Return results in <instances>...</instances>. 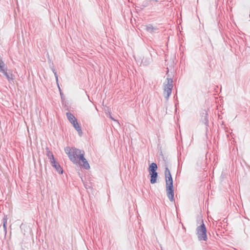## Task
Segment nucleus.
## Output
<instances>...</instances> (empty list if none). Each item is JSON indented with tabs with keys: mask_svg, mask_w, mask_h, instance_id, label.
I'll return each mask as SVG.
<instances>
[{
	"mask_svg": "<svg viewBox=\"0 0 250 250\" xmlns=\"http://www.w3.org/2000/svg\"><path fill=\"white\" fill-rule=\"evenodd\" d=\"M65 153L68 155L70 160L74 164H78V160L81 158L82 154H84L83 151L75 147L67 146L64 148Z\"/></svg>",
	"mask_w": 250,
	"mask_h": 250,
	"instance_id": "f257e3e1",
	"label": "nucleus"
},
{
	"mask_svg": "<svg viewBox=\"0 0 250 250\" xmlns=\"http://www.w3.org/2000/svg\"><path fill=\"white\" fill-rule=\"evenodd\" d=\"M202 224L196 228V234L199 241H206L208 239L207 231L203 220H202Z\"/></svg>",
	"mask_w": 250,
	"mask_h": 250,
	"instance_id": "f03ea898",
	"label": "nucleus"
},
{
	"mask_svg": "<svg viewBox=\"0 0 250 250\" xmlns=\"http://www.w3.org/2000/svg\"><path fill=\"white\" fill-rule=\"evenodd\" d=\"M66 115L67 119L70 123L73 125L75 129L78 131L79 134L81 136L82 134V130L81 126L79 125L76 118L70 112H67Z\"/></svg>",
	"mask_w": 250,
	"mask_h": 250,
	"instance_id": "7ed1b4c3",
	"label": "nucleus"
},
{
	"mask_svg": "<svg viewBox=\"0 0 250 250\" xmlns=\"http://www.w3.org/2000/svg\"><path fill=\"white\" fill-rule=\"evenodd\" d=\"M167 83H164V95L165 98L167 100L170 95L173 88V80L171 78H167Z\"/></svg>",
	"mask_w": 250,
	"mask_h": 250,
	"instance_id": "20e7f679",
	"label": "nucleus"
},
{
	"mask_svg": "<svg viewBox=\"0 0 250 250\" xmlns=\"http://www.w3.org/2000/svg\"><path fill=\"white\" fill-rule=\"evenodd\" d=\"M4 63L2 61H1L0 64V72H2L4 75L6 77L9 83L13 82L14 76L12 74L8 73L4 69Z\"/></svg>",
	"mask_w": 250,
	"mask_h": 250,
	"instance_id": "39448f33",
	"label": "nucleus"
},
{
	"mask_svg": "<svg viewBox=\"0 0 250 250\" xmlns=\"http://www.w3.org/2000/svg\"><path fill=\"white\" fill-rule=\"evenodd\" d=\"M167 194L169 200L171 202L174 201V189L173 187L166 188Z\"/></svg>",
	"mask_w": 250,
	"mask_h": 250,
	"instance_id": "423d86ee",
	"label": "nucleus"
},
{
	"mask_svg": "<svg viewBox=\"0 0 250 250\" xmlns=\"http://www.w3.org/2000/svg\"><path fill=\"white\" fill-rule=\"evenodd\" d=\"M84 154H82L81 158L79 160L82 161L83 163V164H81V166L83 167L85 169H89L90 168V166L86 159L84 157Z\"/></svg>",
	"mask_w": 250,
	"mask_h": 250,
	"instance_id": "0eeeda50",
	"label": "nucleus"
},
{
	"mask_svg": "<svg viewBox=\"0 0 250 250\" xmlns=\"http://www.w3.org/2000/svg\"><path fill=\"white\" fill-rule=\"evenodd\" d=\"M145 27L146 31L149 33L157 32L158 30V28L157 27L153 26L151 24H147Z\"/></svg>",
	"mask_w": 250,
	"mask_h": 250,
	"instance_id": "6e6552de",
	"label": "nucleus"
},
{
	"mask_svg": "<svg viewBox=\"0 0 250 250\" xmlns=\"http://www.w3.org/2000/svg\"><path fill=\"white\" fill-rule=\"evenodd\" d=\"M50 163L51 164L52 167L55 168L58 173L61 174L62 173L63 170L62 167H61L60 164L55 161V160H54V162H50Z\"/></svg>",
	"mask_w": 250,
	"mask_h": 250,
	"instance_id": "1a4fd4ad",
	"label": "nucleus"
},
{
	"mask_svg": "<svg viewBox=\"0 0 250 250\" xmlns=\"http://www.w3.org/2000/svg\"><path fill=\"white\" fill-rule=\"evenodd\" d=\"M150 176V183L151 184H155L157 182V178L158 177V173L157 172H149Z\"/></svg>",
	"mask_w": 250,
	"mask_h": 250,
	"instance_id": "9d476101",
	"label": "nucleus"
},
{
	"mask_svg": "<svg viewBox=\"0 0 250 250\" xmlns=\"http://www.w3.org/2000/svg\"><path fill=\"white\" fill-rule=\"evenodd\" d=\"M166 188L167 187H173V180L172 176L171 177H166Z\"/></svg>",
	"mask_w": 250,
	"mask_h": 250,
	"instance_id": "9b49d317",
	"label": "nucleus"
},
{
	"mask_svg": "<svg viewBox=\"0 0 250 250\" xmlns=\"http://www.w3.org/2000/svg\"><path fill=\"white\" fill-rule=\"evenodd\" d=\"M46 155L48 158V159L50 160V162H54V160H55V158L54 157V155L52 152H51L48 148H46Z\"/></svg>",
	"mask_w": 250,
	"mask_h": 250,
	"instance_id": "f8f14e48",
	"label": "nucleus"
},
{
	"mask_svg": "<svg viewBox=\"0 0 250 250\" xmlns=\"http://www.w3.org/2000/svg\"><path fill=\"white\" fill-rule=\"evenodd\" d=\"M157 169V166L156 164L154 163H152L149 167V172H156V170Z\"/></svg>",
	"mask_w": 250,
	"mask_h": 250,
	"instance_id": "ddd939ff",
	"label": "nucleus"
},
{
	"mask_svg": "<svg viewBox=\"0 0 250 250\" xmlns=\"http://www.w3.org/2000/svg\"><path fill=\"white\" fill-rule=\"evenodd\" d=\"M165 178L167 177H171L170 172L167 167H166L165 168Z\"/></svg>",
	"mask_w": 250,
	"mask_h": 250,
	"instance_id": "4468645a",
	"label": "nucleus"
},
{
	"mask_svg": "<svg viewBox=\"0 0 250 250\" xmlns=\"http://www.w3.org/2000/svg\"><path fill=\"white\" fill-rule=\"evenodd\" d=\"M7 219L6 217H4L3 219V228H4V231H5V233L6 234V232H7V230H6V224H7Z\"/></svg>",
	"mask_w": 250,
	"mask_h": 250,
	"instance_id": "2eb2a0df",
	"label": "nucleus"
},
{
	"mask_svg": "<svg viewBox=\"0 0 250 250\" xmlns=\"http://www.w3.org/2000/svg\"><path fill=\"white\" fill-rule=\"evenodd\" d=\"M204 114H205L204 122L206 125H207V124L208 123V117H207L208 114H207V112H205V113Z\"/></svg>",
	"mask_w": 250,
	"mask_h": 250,
	"instance_id": "dca6fc26",
	"label": "nucleus"
},
{
	"mask_svg": "<svg viewBox=\"0 0 250 250\" xmlns=\"http://www.w3.org/2000/svg\"><path fill=\"white\" fill-rule=\"evenodd\" d=\"M53 73H54V75H55V78H56V79L57 82H58V75H57V72L55 71V70H53Z\"/></svg>",
	"mask_w": 250,
	"mask_h": 250,
	"instance_id": "f3484780",
	"label": "nucleus"
},
{
	"mask_svg": "<svg viewBox=\"0 0 250 250\" xmlns=\"http://www.w3.org/2000/svg\"><path fill=\"white\" fill-rule=\"evenodd\" d=\"M110 118L112 120L115 121H116V120H115L113 118H112V117H111V115H110Z\"/></svg>",
	"mask_w": 250,
	"mask_h": 250,
	"instance_id": "a211bd4d",
	"label": "nucleus"
},
{
	"mask_svg": "<svg viewBox=\"0 0 250 250\" xmlns=\"http://www.w3.org/2000/svg\"><path fill=\"white\" fill-rule=\"evenodd\" d=\"M1 61H2L1 60L0 61V64H1Z\"/></svg>",
	"mask_w": 250,
	"mask_h": 250,
	"instance_id": "6ab92c4d",
	"label": "nucleus"
}]
</instances>
